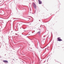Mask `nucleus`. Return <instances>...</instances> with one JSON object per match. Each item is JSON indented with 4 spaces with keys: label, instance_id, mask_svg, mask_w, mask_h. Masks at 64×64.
Wrapping results in <instances>:
<instances>
[{
    "label": "nucleus",
    "instance_id": "1",
    "mask_svg": "<svg viewBox=\"0 0 64 64\" xmlns=\"http://www.w3.org/2000/svg\"><path fill=\"white\" fill-rule=\"evenodd\" d=\"M32 5L34 8H36V4H35L34 3H33Z\"/></svg>",
    "mask_w": 64,
    "mask_h": 64
},
{
    "label": "nucleus",
    "instance_id": "2",
    "mask_svg": "<svg viewBox=\"0 0 64 64\" xmlns=\"http://www.w3.org/2000/svg\"><path fill=\"white\" fill-rule=\"evenodd\" d=\"M57 39V41H61L62 40L61 39H60V38H58Z\"/></svg>",
    "mask_w": 64,
    "mask_h": 64
},
{
    "label": "nucleus",
    "instance_id": "3",
    "mask_svg": "<svg viewBox=\"0 0 64 64\" xmlns=\"http://www.w3.org/2000/svg\"><path fill=\"white\" fill-rule=\"evenodd\" d=\"M38 1L39 4H42V2L40 0H38Z\"/></svg>",
    "mask_w": 64,
    "mask_h": 64
},
{
    "label": "nucleus",
    "instance_id": "4",
    "mask_svg": "<svg viewBox=\"0 0 64 64\" xmlns=\"http://www.w3.org/2000/svg\"><path fill=\"white\" fill-rule=\"evenodd\" d=\"M3 62L4 63H8V61L6 60H4L3 61Z\"/></svg>",
    "mask_w": 64,
    "mask_h": 64
},
{
    "label": "nucleus",
    "instance_id": "5",
    "mask_svg": "<svg viewBox=\"0 0 64 64\" xmlns=\"http://www.w3.org/2000/svg\"><path fill=\"white\" fill-rule=\"evenodd\" d=\"M0 58H1V56H0Z\"/></svg>",
    "mask_w": 64,
    "mask_h": 64
},
{
    "label": "nucleus",
    "instance_id": "6",
    "mask_svg": "<svg viewBox=\"0 0 64 64\" xmlns=\"http://www.w3.org/2000/svg\"><path fill=\"white\" fill-rule=\"evenodd\" d=\"M57 12H56V13H57Z\"/></svg>",
    "mask_w": 64,
    "mask_h": 64
},
{
    "label": "nucleus",
    "instance_id": "7",
    "mask_svg": "<svg viewBox=\"0 0 64 64\" xmlns=\"http://www.w3.org/2000/svg\"><path fill=\"white\" fill-rule=\"evenodd\" d=\"M57 12H56V13H57Z\"/></svg>",
    "mask_w": 64,
    "mask_h": 64
},
{
    "label": "nucleus",
    "instance_id": "8",
    "mask_svg": "<svg viewBox=\"0 0 64 64\" xmlns=\"http://www.w3.org/2000/svg\"><path fill=\"white\" fill-rule=\"evenodd\" d=\"M57 12H56V13H57Z\"/></svg>",
    "mask_w": 64,
    "mask_h": 64
}]
</instances>
